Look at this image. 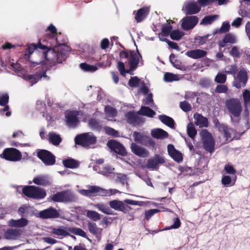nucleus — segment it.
<instances>
[{"mask_svg": "<svg viewBox=\"0 0 250 250\" xmlns=\"http://www.w3.org/2000/svg\"><path fill=\"white\" fill-rule=\"evenodd\" d=\"M228 91V87L224 84L217 85L215 89V91L218 93H226Z\"/></svg>", "mask_w": 250, "mask_h": 250, "instance_id": "56", "label": "nucleus"}, {"mask_svg": "<svg viewBox=\"0 0 250 250\" xmlns=\"http://www.w3.org/2000/svg\"><path fill=\"white\" fill-rule=\"evenodd\" d=\"M200 10V7L194 1L188 3L185 7V13L187 15L197 14Z\"/></svg>", "mask_w": 250, "mask_h": 250, "instance_id": "22", "label": "nucleus"}, {"mask_svg": "<svg viewBox=\"0 0 250 250\" xmlns=\"http://www.w3.org/2000/svg\"><path fill=\"white\" fill-rule=\"evenodd\" d=\"M87 227L89 232L95 235L101 233L102 231L101 229L97 227L96 223L93 222H88Z\"/></svg>", "mask_w": 250, "mask_h": 250, "instance_id": "38", "label": "nucleus"}, {"mask_svg": "<svg viewBox=\"0 0 250 250\" xmlns=\"http://www.w3.org/2000/svg\"><path fill=\"white\" fill-rule=\"evenodd\" d=\"M87 217L94 221L101 219L100 214L95 211L88 210L86 212Z\"/></svg>", "mask_w": 250, "mask_h": 250, "instance_id": "42", "label": "nucleus"}, {"mask_svg": "<svg viewBox=\"0 0 250 250\" xmlns=\"http://www.w3.org/2000/svg\"><path fill=\"white\" fill-rule=\"evenodd\" d=\"M107 146L116 154L123 156L126 155L127 152L125 147L121 143L116 140H109L107 143Z\"/></svg>", "mask_w": 250, "mask_h": 250, "instance_id": "15", "label": "nucleus"}, {"mask_svg": "<svg viewBox=\"0 0 250 250\" xmlns=\"http://www.w3.org/2000/svg\"><path fill=\"white\" fill-rule=\"evenodd\" d=\"M172 26L169 24H165L162 26L161 36L167 37L172 32Z\"/></svg>", "mask_w": 250, "mask_h": 250, "instance_id": "43", "label": "nucleus"}, {"mask_svg": "<svg viewBox=\"0 0 250 250\" xmlns=\"http://www.w3.org/2000/svg\"><path fill=\"white\" fill-rule=\"evenodd\" d=\"M151 134L153 138L156 139H164L167 138L168 136L167 132L161 128L152 130Z\"/></svg>", "mask_w": 250, "mask_h": 250, "instance_id": "30", "label": "nucleus"}, {"mask_svg": "<svg viewBox=\"0 0 250 250\" xmlns=\"http://www.w3.org/2000/svg\"><path fill=\"white\" fill-rule=\"evenodd\" d=\"M22 192L26 196L35 199H43L46 195L45 190L34 186L23 187Z\"/></svg>", "mask_w": 250, "mask_h": 250, "instance_id": "4", "label": "nucleus"}, {"mask_svg": "<svg viewBox=\"0 0 250 250\" xmlns=\"http://www.w3.org/2000/svg\"><path fill=\"white\" fill-rule=\"evenodd\" d=\"M158 118L165 125L171 128H174L175 122L172 118L166 115H160Z\"/></svg>", "mask_w": 250, "mask_h": 250, "instance_id": "31", "label": "nucleus"}, {"mask_svg": "<svg viewBox=\"0 0 250 250\" xmlns=\"http://www.w3.org/2000/svg\"><path fill=\"white\" fill-rule=\"evenodd\" d=\"M0 157L8 161L17 162L21 160L22 155L17 149L11 147L4 149Z\"/></svg>", "mask_w": 250, "mask_h": 250, "instance_id": "10", "label": "nucleus"}, {"mask_svg": "<svg viewBox=\"0 0 250 250\" xmlns=\"http://www.w3.org/2000/svg\"><path fill=\"white\" fill-rule=\"evenodd\" d=\"M117 67L120 74L122 76H125L126 73H130V71H131L130 69L125 70V64L121 61L118 62Z\"/></svg>", "mask_w": 250, "mask_h": 250, "instance_id": "44", "label": "nucleus"}, {"mask_svg": "<svg viewBox=\"0 0 250 250\" xmlns=\"http://www.w3.org/2000/svg\"><path fill=\"white\" fill-rule=\"evenodd\" d=\"M37 156L46 166H52L56 163V157L50 151L46 149H39Z\"/></svg>", "mask_w": 250, "mask_h": 250, "instance_id": "11", "label": "nucleus"}, {"mask_svg": "<svg viewBox=\"0 0 250 250\" xmlns=\"http://www.w3.org/2000/svg\"><path fill=\"white\" fill-rule=\"evenodd\" d=\"M39 215L40 217L43 219L57 218L60 216V213L56 209L51 207L47 209L41 211Z\"/></svg>", "mask_w": 250, "mask_h": 250, "instance_id": "18", "label": "nucleus"}, {"mask_svg": "<svg viewBox=\"0 0 250 250\" xmlns=\"http://www.w3.org/2000/svg\"><path fill=\"white\" fill-rule=\"evenodd\" d=\"M105 112L112 117L115 116L116 114V111L115 108L110 106H106L105 107Z\"/></svg>", "mask_w": 250, "mask_h": 250, "instance_id": "62", "label": "nucleus"}, {"mask_svg": "<svg viewBox=\"0 0 250 250\" xmlns=\"http://www.w3.org/2000/svg\"><path fill=\"white\" fill-rule=\"evenodd\" d=\"M178 80L177 76L173 73L166 72L164 74V80L167 82H172L173 81H177Z\"/></svg>", "mask_w": 250, "mask_h": 250, "instance_id": "46", "label": "nucleus"}, {"mask_svg": "<svg viewBox=\"0 0 250 250\" xmlns=\"http://www.w3.org/2000/svg\"><path fill=\"white\" fill-rule=\"evenodd\" d=\"M140 115L138 114L137 112L130 111L127 112L125 116L128 124L133 126H136L144 123L145 122L144 119L140 116Z\"/></svg>", "mask_w": 250, "mask_h": 250, "instance_id": "13", "label": "nucleus"}, {"mask_svg": "<svg viewBox=\"0 0 250 250\" xmlns=\"http://www.w3.org/2000/svg\"><path fill=\"white\" fill-rule=\"evenodd\" d=\"M104 130L105 133L114 137H117L119 136V132L113 128L105 126L104 127Z\"/></svg>", "mask_w": 250, "mask_h": 250, "instance_id": "50", "label": "nucleus"}, {"mask_svg": "<svg viewBox=\"0 0 250 250\" xmlns=\"http://www.w3.org/2000/svg\"><path fill=\"white\" fill-rule=\"evenodd\" d=\"M51 199L55 202H71L75 200V197L69 190L58 192L53 195Z\"/></svg>", "mask_w": 250, "mask_h": 250, "instance_id": "8", "label": "nucleus"}, {"mask_svg": "<svg viewBox=\"0 0 250 250\" xmlns=\"http://www.w3.org/2000/svg\"><path fill=\"white\" fill-rule=\"evenodd\" d=\"M223 39L227 43H234L236 41L234 36L230 33L227 34Z\"/></svg>", "mask_w": 250, "mask_h": 250, "instance_id": "61", "label": "nucleus"}, {"mask_svg": "<svg viewBox=\"0 0 250 250\" xmlns=\"http://www.w3.org/2000/svg\"><path fill=\"white\" fill-rule=\"evenodd\" d=\"M198 22V18L196 16L186 17L183 21L181 26L184 30H188L193 28Z\"/></svg>", "mask_w": 250, "mask_h": 250, "instance_id": "19", "label": "nucleus"}, {"mask_svg": "<svg viewBox=\"0 0 250 250\" xmlns=\"http://www.w3.org/2000/svg\"><path fill=\"white\" fill-rule=\"evenodd\" d=\"M128 205H138V202L130 199H125L124 202L117 200L111 201L109 202L110 207L116 210L128 213L131 208Z\"/></svg>", "mask_w": 250, "mask_h": 250, "instance_id": "5", "label": "nucleus"}, {"mask_svg": "<svg viewBox=\"0 0 250 250\" xmlns=\"http://www.w3.org/2000/svg\"><path fill=\"white\" fill-rule=\"evenodd\" d=\"M75 142L76 145L87 147L96 143V138L91 132L84 133L77 135L75 138Z\"/></svg>", "mask_w": 250, "mask_h": 250, "instance_id": "7", "label": "nucleus"}, {"mask_svg": "<svg viewBox=\"0 0 250 250\" xmlns=\"http://www.w3.org/2000/svg\"><path fill=\"white\" fill-rule=\"evenodd\" d=\"M230 25L229 22H224L220 28L219 32L221 33H227L229 30Z\"/></svg>", "mask_w": 250, "mask_h": 250, "instance_id": "60", "label": "nucleus"}, {"mask_svg": "<svg viewBox=\"0 0 250 250\" xmlns=\"http://www.w3.org/2000/svg\"><path fill=\"white\" fill-rule=\"evenodd\" d=\"M237 71V66L236 64L228 65L226 68L225 72L228 74L235 75Z\"/></svg>", "mask_w": 250, "mask_h": 250, "instance_id": "49", "label": "nucleus"}, {"mask_svg": "<svg viewBox=\"0 0 250 250\" xmlns=\"http://www.w3.org/2000/svg\"><path fill=\"white\" fill-rule=\"evenodd\" d=\"M21 231L18 229H9L4 233V237L6 239L16 240L20 237Z\"/></svg>", "mask_w": 250, "mask_h": 250, "instance_id": "27", "label": "nucleus"}, {"mask_svg": "<svg viewBox=\"0 0 250 250\" xmlns=\"http://www.w3.org/2000/svg\"><path fill=\"white\" fill-rule=\"evenodd\" d=\"M137 113L148 117H153L156 114L155 112L150 107L145 106H142Z\"/></svg>", "mask_w": 250, "mask_h": 250, "instance_id": "32", "label": "nucleus"}, {"mask_svg": "<svg viewBox=\"0 0 250 250\" xmlns=\"http://www.w3.org/2000/svg\"><path fill=\"white\" fill-rule=\"evenodd\" d=\"M210 36L209 34L205 35L204 36H199L195 38V42L199 45H203L205 44L208 38Z\"/></svg>", "mask_w": 250, "mask_h": 250, "instance_id": "51", "label": "nucleus"}, {"mask_svg": "<svg viewBox=\"0 0 250 250\" xmlns=\"http://www.w3.org/2000/svg\"><path fill=\"white\" fill-rule=\"evenodd\" d=\"M200 136L204 149L210 153H212L215 149V140L211 134L207 129L200 132Z\"/></svg>", "mask_w": 250, "mask_h": 250, "instance_id": "6", "label": "nucleus"}, {"mask_svg": "<svg viewBox=\"0 0 250 250\" xmlns=\"http://www.w3.org/2000/svg\"><path fill=\"white\" fill-rule=\"evenodd\" d=\"M48 141L50 143L55 146H59L62 141V139L59 134L54 132L48 133Z\"/></svg>", "mask_w": 250, "mask_h": 250, "instance_id": "29", "label": "nucleus"}, {"mask_svg": "<svg viewBox=\"0 0 250 250\" xmlns=\"http://www.w3.org/2000/svg\"><path fill=\"white\" fill-rule=\"evenodd\" d=\"M184 35L183 31L179 30H174L170 34V37L173 40L179 41Z\"/></svg>", "mask_w": 250, "mask_h": 250, "instance_id": "41", "label": "nucleus"}, {"mask_svg": "<svg viewBox=\"0 0 250 250\" xmlns=\"http://www.w3.org/2000/svg\"><path fill=\"white\" fill-rule=\"evenodd\" d=\"M144 136V134L139 132L134 131L133 133L134 141L139 144L142 141Z\"/></svg>", "mask_w": 250, "mask_h": 250, "instance_id": "55", "label": "nucleus"}, {"mask_svg": "<svg viewBox=\"0 0 250 250\" xmlns=\"http://www.w3.org/2000/svg\"><path fill=\"white\" fill-rule=\"evenodd\" d=\"M218 17L217 15H214L211 16H207L204 18L203 22L206 24H211Z\"/></svg>", "mask_w": 250, "mask_h": 250, "instance_id": "54", "label": "nucleus"}, {"mask_svg": "<svg viewBox=\"0 0 250 250\" xmlns=\"http://www.w3.org/2000/svg\"><path fill=\"white\" fill-rule=\"evenodd\" d=\"M224 170L227 173L229 174H235L236 173V170L232 166L229 164L225 165Z\"/></svg>", "mask_w": 250, "mask_h": 250, "instance_id": "58", "label": "nucleus"}, {"mask_svg": "<svg viewBox=\"0 0 250 250\" xmlns=\"http://www.w3.org/2000/svg\"><path fill=\"white\" fill-rule=\"evenodd\" d=\"M47 69L42 67L39 71L34 75H29L27 76V79L30 81L31 85L37 83L42 77L46 78L49 80V77L46 75Z\"/></svg>", "mask_w": 250, "mask_h": 250, "instance_id": "16", "label": "nucleus"}, {"mask_svg": "<svg viewBox=\"0 0 250 250\" xmlns=\"http://www.w3.org/2000/svg\"><path fill=\"white\" fill-rule=\"evenodd\" d=\"M140 144L146 146L154 147L155 146V143L152 139L146 135L144 136Z\"/></svg>", "mask_w": 250, "mask_h": 250, "instance_id": "40", "label": "nucleus"}, {"mask_svg": "<svg viewBox=\"0 0 250 250\" xmlns=\"http://www.w3.org/2000/svg\"><path fill=\"white\" fill-rule=\"evenodd\" d=\"M63 165L65 167L70 168H77L79 166L78 162L73 159L63 160Z\"/></svg>", "mask_w": 250, "mask_h": 250, "instance_id": "37", "label": "nucleus"}, {"mask_svg": "<svg viewBox=\"0 0 250 250\" xmlns=\"http://www.w3.org/2000/svg\"><path fill=\"white\" fill-rule=\"evenodd\" d=\"M69 232L84 238L87 237V235L82 229L75 227H61L58 228H53L51 232L54 236L62 237V238L69 236Z\"/></svg>", "mask_w": 250, "mask_h": 250, "instance_id": "3", "label": "nucleus"}, {"mask_svg": "<svg viewBox=\"0 0 250 250\" xmlns=\"http://www.w3.org/2000/svg\"><path fill=\"white\" fill-rule=\"evenodd\" d=\"M91 127L95 129H98L101 127L100 123L95 119H91L89 122Z\"/></svg>", "mask_w": 250, "mask_h": 250, "instance_id": "59", "label": "nucleus"}, {"mask_svg": "<svg viewBox=\"0 0 250 250\" xmlns=\"http://www.w3.org/2000/svg\"><path fill=\"white\" fill-rule=\"evenodd\" d=\"M9 97L7 93H4L0 95V105L5 106L9 102Z\"/></svg>", "mask_w": 250, "mask_h": 250, "instance_id": "53", "label": "nucleus"}, {"mask_svg": "<svg viewBox=\"0 0 250 250\" xmlns=\"http://www.w3.org/2000/svg\"><path fill=\"white\" fill-rule=\"evenodd\" d=\"M186 54L189 58L198 59L205 57L207 54V52L203 50L197 49L188 51L186 52Z\"/></svg>", "mask_w": 250, "mask_h": 250, "instance_id": "25", "label": "nucleus"}, {"mask_svg": "<svg viewBox=\"0 0 250 250\" xmlns=\"http://www.w3.org/2000/svg\"><path fill=\"white\" fill-rule=\"evenodd\" d=\"M221 183L225 186H231L235 184V181L232 182V179L229 176L225 175L222 177Z\"/></svg>", "mask_w": 250, "mask_h": 250, "instance_id": "45", "label": "nucleus"}, {"mask_svg": "<svg viewBox=\"0 0 250 250\" xmlns=\"http://www.w3.org/2000/svg\"><path fill=\"white\" fill-rule=\"evenodd\" d=\"M174 223L169 227V229H178L181 225V222L179 217H176L173 219Z\"/></svg>", "mask_w": 250, "mask_h": 250, "instance_id": "63", "label": "nucleus"}, {"mask_svg": "<svg viewBox=\"0 0 250 250\" xmlns=\"http://www.w3.org/2000/svg\"><path fill=\"white\" fill-rule=\"evenodd\" d=\"M193 117L195 120V124L196 125L199 126L200 127H207L208 126V119L206 117H204L202 114L196 113L194 114Z\"/></svg>", "mask_w": 250, "mask_h": 250, "instance_id": "26", "label": "nucleus"}, {"mask_svg": "<svg viewBox=\"0 0 250 250\" xmlns=\"http://www.w3.org/2000/svg\"><path fill=\"white\" fill-rule=\"evenodd\" d=\"M129 59L128 64L130 70L134 71L138 67L140 59L142 58V56L137 48L136 49V52L133 50H129Z\"/></svg>", "mask_w": 250, "mask_h": 250, "instance_id": "14", "label": "nucleus"}, {"mask_svg": "<svg viewBox=\"0 0 250 250\" xmlns=\"http://www.w3.org/2000/svg\"><path fill=\"white\" fill-rule=\"evenodd\" d=\"M80 67L83 71L87 72H93L98 69L97 66L91 65L86 62L80 63Z\"/></svg>", "mask_w": 250, "mask_h": 250, "instance_id": "34", "label": "nucleus"}, {"mask_svg": "<svg viewBox=\"0 0 250 250\" xmlns=\"http://www.w3.org/2000/svg\"><path fill=\"white\" fill-rule=\"evenodd\" d=\"M230 54L233 57L238 58L240 56V53L237 46H233L230 51Z\"/></svg>", "mask_w": 250, "mask_h": 250, "instance_id": "64", "label": "nucleus"}, {"mask_svg": "<svg viewBox=\"0 0 250 250\" xmlns=\"http://www.w3.org/2000/svg\"><path fill=\"white\" fill-rule=\"evenodd\" d=\"M33 182L38 185L46 186L50 184L47 177L44 175H40L35 177Z\"/></svg>", "mask_w": 250, "mask_h": 250, "instance_id": "33", "label": "nucleus"}, {"mask_svg": "<svg viewBox=\"0 0 250 250\" xmlns=\"http://www.w3.org/2000/svg\"><path fill=\"white\" fill-rule=\"evenodd\" d=\"M149 8L143 7L139 9L135 15V19L137 22H141L144 20L149 14Z\"/></svg>", "mask_w": 250, "mask_h": 250, "instance_id": "23", "label": "nucleus"}, {"mask_svg": "<svg viewBox=\"0 0 250 250\" xmlns=\"http://www.w3.org/2000/svg\"><path fill=\"white\" fill-rule=\"evenodd\" d=\"M140 82V79L138 77H131L128 82V84L131 87H137L139 86Z\"/></svg>", "mask_w": 250, "mask_h": 250, "instance_id": "47", "label": "nucleus"}, {"mask_svg": "<svg viewBox=\"0 0 250 250\" xmlns=\"http://www.w3.org/2000/svg\"><path fill=\"white\" fill-rule=\"evenodd\" d=\"M28 221L23 218L18 220L11 219L8 222V225L11 227L21 228L28 225Z\"/></svg>", "mask_w": 250, "mask_h": 250, "instance_id": "28", "label": "nucleus"}, {"mask_svg": "<svg viewBox=\"0 0 250 250\" xmlns=\"http://www.w3.org/2000/svg\"><path fill=\"white\" fill-rule=\"evenodd\" d=\"M187 133L188 136L192 139H194L197 134V130H196L194 124L189 122L187 127Z\"/></svg>", "mask_w": 250, "mask_h": 250, "instance_id": "36", "label": "nucleus"}, {"mask_svg": "<svg viewBox=\"0 0 250 250\" xmlns=\"http://www.w3.org/2000/svg\"><path fill=\"white\" fill-rule=\"evenodd\" d=\"M165 162V160L162 156L159 154H155L147 160L146 167L149 169H155L159 164H163Z\"/></svg>", "mask_w": 250, "mask_h": 250, "instance_id": "17", "label": "nucleus"}, {"mask_svg": "<svg viewBox=\"0 0 250 250\" xmlns=\"http://www.w3.org/2000/svg\"><path fill=\"white\" fill-rule=\"evenodd\" d=\"M87 189H81L80 193L85 196H107L109 193L107 190L99 187L95 186H89Z\"/></svg>", "mask_w": 250, "mask_h": 250, "instance_id": "9", "label": "nucleus"}, {"mask_svg": "<svg viewBox=\"0 0 250 250\" xmlns=\"http://www.w3.org/2000/svg\"><path fill=\"white\" fill-rule=\"evenodd\" d=\"M95 207L97 208L99 210L102 211V212L111 215L112 214V210L110 208L103 203H99L95 205Z\"/></svg>", "mask_w": 250, "mask_h": 250, "instance_id": "35", "label": "nucleus"}, {"mask_svg": "<svg viewBox=\"0 0 250 250\" xmlns=\"http://www.w3.org/2000/svg\"><path fill=\"white\" fill-rule=\"evenodd\" d=\"M226 106L229 113L231 122L234 125H237L241 120L242 111L241 103L238 99L231 98L226 102Z\"/></svg>", "mask_w": 250, "mask_h": 250, "instance_id": "2", "label": "nucleus"}, {"mask_svg": "<svg viewBox=\"0 0 250 250\" xmlns=\"http://www.w3.org/2000/svg\"><path fill=\"white\" fill-rule=\"evenodd\" d=\"M242 96L245 108L250 107V91L248 89L244 90Z\"/></svg>", "mask_w": 250, "mask_h": 250, "instance_id": "39", "label": "nucleus"}, {"mask_svg": "<svg viewBox=\"0 0 250 250\" xmlns=\"http://www.w3.org/2000/svg\"><path fill=\"white\" fill-rule=\"evenodd\" d=\"M78 113L77 111H70L65 113L67 124L72 127H75L79 122L78 119Z\"/></svg>", "mask_w": 250, "mask_h": 250, "instance_id": "21", "label": "nucleus"}, {"mask_svg": "<svg viewBox=\"0 0 250 250\" xmlns=\"http://www.w3.org/2000/svg\"><path fill=\"white\" fill-rule=\"evenodd\" d=\"M159 211L158 209H151L145 212V218L148 220L155 213Z\"/></svg>", "mask_w": 250, "mask_h": 250, "instance_id": "57", "label": "nucleus"}, {"mask_svg": "<svg viewBox=\"0 0 250 250\" xmlns=\"http://www.w3.org/2000/svg\"><path fill=\"white\" fill-rule=\"evenodd\" d=\"M226 80L227 76L225 74L222 73H218L214 79L215 82L221 84L225 83Z\"/></svg>", "mask_w": 250, "mask_h": 250, "instance_id": "48", "label": "nucleus"}, {"mask_svg": "<svg viewBox=\"0 0 250 250\" xmlns=\"http://www.w3.org/2000/svg\"><path fill=\"white\" fill-rule=\"evenodd\" d=\"M167 151L168 154L175 161L180 163L183 161L182 154L176 150L173 145H168Z\"/></svg>", "mask_w": 250, "mask_h": 250, "instance_id": "20", "label": "nucleus"}, {"mask_svg": "<svg viewBox=\"0 0 250 250\" xmlns=\"http://www.w3.org/2000/svg\"><path fill=\"white\" fill-rule=\"evenodd\" d=\"M47 30L49 31L53 35H50L49 40L52 41L56 43L53 46L52 45L42 44L39 42L38 44L32 43L28 46L26 49L25 58L29 62L36 64H39L41 61H34L31 59V55H37L41 53L42 58L44 59L46 63L50 67H52L62 63L67 59L68 51L66 49L67 47L66 46V42L64 40H60L61 33H57V29L52 24H50L47 27Z\"/></svg>", "mask_w": 250, "mask_h": 250, "instance_id": "1", "label": "nucleus"}, {"mask_svg": "<svg viewBox=\"0 0 250 250\" xmlns=\"http://www.w3.org/2000/svg\"><path fill=\"white\" fill-rule=\"evenodd\" d=\"M248 81V71L244 68L238 71L236 77H234L233 82V86L238 89L246 85Z\"/></svg>", "mask_w": 250, "mask_h": 250, "instance_id": "12", "label": "nucleus"}, {"mask_svg": "<svg viewBox=\"0 0 250 250\" xmlns=\"http://www.w3.org/2000/svg\"><path fill=\"white\" fill-rule=\"evenodd\" d=\"M180 106L183 111L186 112L191 110V105L186 101L181 102L180 103Z\"/></svg>", "mask_w": 250, "mask_h": 250, "instance_id": "52", "label": "nucleus"}, {"mask_svg": "<svg viewBox=\"0 0 250 250\" xmlns=\"http://www.w3.org/2000/svg\"><path fill=\"white\" fill-rule=\"evenodd\" d=\"M131 149L134 154L140 157H145L148 154V151L145 148L134 143L131 145Z\"/></svg>", "mask_w": 250, "mask_h": 250, "instance_id": "24", "label": "nucleus"}]
</instances>
